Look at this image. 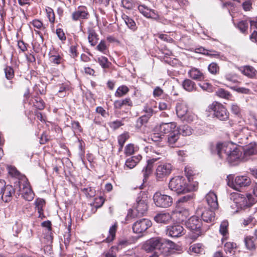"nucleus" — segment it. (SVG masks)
<instances>
[{
    "label": "nucleus",
    "mask_w": 257,
    "mask_h": 257,
    "mask_svg": "<svg viewBox=\"0 0 257 257\" xmlns=\"http://www.w3.org/2000/svg\"><path fill=\"white\" fill-rule=\"evenodd\" d=\"M231 199L233 200L237 208L236 212L248 208L255 202V199L250 194L233 193L231 194Z\"/></svg>",
    "instance_id": "obj_4"
},
{
    "label": "nucleus",
    "mask_w": 257,
    "mask_h": 257,
    "mask_svg": "<svg viewBox=\"0 0 257 257\" xmlns=\"http://www.w3.org/2000/svg\"><path fill=\"white\" fill-rule=\"evenodd\" d=\"M31 23L35 28H36L38 30L45 29L42 22L39 20H34L32 22H31Z\"/></svg>",
    "instance_id": "obj_58"
},
{
    "label": "nucleus",
    "mask_w": 257,
    "mask_h": 257,
    "mask_svg": "<svg viewBox=\"0 0 257 257\" xmlns=\"http://www.w3.org/2000/svg\"><path fill=\"white\" fill-rule=\"evenodd\" d=\"M241 72L249 78H255L257 75V71L252 67L245 66L240 68Z\"/></svg>",
    "instance_id": "obj_24"
},
{
    "label": "nucleus",
    "mask_w": 257,
    "mask_h": 257,
    "mask_svg": "<svg viewBox=\"0 0 257 257\" xmlns=\"http://www.w3.org/2000/svg\"><path fill=\"white\" fill-rule=\"evenodd\" d=\"M148 209L147 202V197H138L136 200L135 210L137 212V216H141L145 215Z\"/></svg>",
    "instance_id": "obj_14"
},
{
    "label": "nucleus",
    "mask_w": 257,
    "mask_h": 257,
    "mask_svg": "<svg viewBox=\"0 0 257 257\" xmlns=\"http://www.w3.org/2000/svg\"><path fill=\"white\" fill-rule=\"evenodd\" d=\"M214 212L210 209H204L201 213V217L203 220L206 222H211L214 219Z\"/></svg>",
    "instance_id": "obj_30"
},
{
    "label": "nucleus",
    "mask_w": 257,
    "mask_h": 257,
    "mask_svg": "<svg viewBox=\"0 0 257 257\" xmlns=\"http://www.w3.org/2000/svg\"><path fill=\"white\" fill-rule=\"evenodd\" d=\"M236 244L232 242H227L225 243L224 249L226 253H229L230 255L233 254L236 248Z\"/></svg>",
    "instance_id": "obj_38"
},
{
    "label": "nucleus",
    "mask_w": 257,
    "mask_h": 257,
    "mask_svg": "<svg viewBox=\"0 0 257 257\" xmlns=\"http://www.w3.org/2000/svg\"><path fill=\"white\" fill-rule=\"evenodd\" d=\"M130 136L128 133H124L118 137V143L119 146L123 147L125 142L129 138Z\"/></svg>",
    "instance_id": "obj_51"
},
{
    "label": "nucleus",
    "mask_w": 257,
    "mask_h": 257,
    "mask_svg": "<svg viewBox=\"0 0 257 257\" xmlns=\"http://www.w3.org/2000/svg\"><path fill=\"white\" fill-rule=\"evenodd\" d=\"M179 136L178 128L168 135V143L170 147H174L176 146L175 143L179 139Z\"/></svg>",
    "instance_id": "obj_28"
},
{
    "label": "nucleus",
    "mask_w": 257,
    "mask_h": 257,
    "mask_svg": "<svg viewBox=\"0 0 257 257\" xmlns=\"http://www.w3.org/2000/svg\"><path fill=\"white\" fill-rule=\"evenodd\" d=\"M15 187L19 195H22L25 200L30 201L33 199L34 193L26 177H23L22 181H16Z\"/></svg>",
    "instance_id": "obj_6"
},
{
    "label": "nucleus",
    "mask_w": 257,
    "mask_h": 257,
    "mask_svg": "<svg viewBox=\"0 0 257 257\" xmlns=\"http://www.w3.org/2000/svg\"><path fill=\"white\" fill-rule=\"evenodd\" d=\"M183 88L188 92H192L196 89V84L192 80L189 79H185L183 83Z\"/></svg>",
    "instance_id": "obj_33"
},
{
    "label": "nucleus",
    "mask_w": 257,
    "mask_h": 257,
    "mask_svg": "<svg viewBox=\"0 0 257 257\" xmlns=\"http://www.w3.org/2000/svg\"><path fill=\"white\" fill-rule=\"evenodd\" d=\"M49 56L50 61L54 64L58 65L63 61L62 57L55 50L50 51Z\"/></svg>",
    "instance_id": "obj_29"
},
{
    "label": "nucleus",
    "mask_w": 257,
    "mask_h": 257,
    "mask_svg": "<svg viewBox=\"0 0 257 257\" xmlns=\"http://www.w3.org/2000/svg\"><path fill=\"white\" fill-rule=\"evenodd\" d=\"M121 5L126 9L132 10L135 7V3L133 0H121Z\"/></svg>",
    "instance_id": "obj_49"
},
{
    "label": "nucleus",
    "mask_w": 257,
    "mask_h": 257,
    "mask_svg": "<svg viewBox=\"0 0 257 257\" xmlns=\"http://www.w3.org/2000/svg\"><path fill=\"white\" fill-rule=\"evenodd\" d=\"M97 62L103 69L108 68L111 65V63L109 62L108 59L102 56L98 57Z\"/></svg>",
    "instance_id": "obj_42"
},
{
    "label": "nucleus",
    "mask_w": 257,
    "mask_h": 257,
    "mask_svg": "<svg viewBox=\"0 0 257 257\" xmlns=\"http://www.w3.org/2000/svg\"><path fill=\"white\" fill-rule=\"evenodd\" d=\"M172 165L169 163H162L159 165L156 170V177L158 181H163L171 173Z\"/></svg>",
    "instance_id": "obj_10"
},
{
    "label": "nucleus",
    "mask_w": 257,
    "mask_h": 257,
    "mask_svg": "<svg viewBox=\"0 0 257 257\" xmlns=\"http://www.w3.org/2000/svg\"><path fill=\"white\" fill-rule=\"evenodd\" d=\"M45 204L43 199L37 198L35 201V208L38 212L43 211V208Z\"/></svg>",
    "instance_id": "obj_47"
},
{
    "label": "nucleus",
    "mask_w": 257,
    "mask_h": 257,
    "mask_svg": "<svg viewBox=\"0 0 257 257\" xmlns=\"http://www.w3.org/2000/svg\"><path fill=\"white\" fill-rule=\"evenodd\" d=\"M209 72L212 74H216L218 73L219 67L216 63H211L208 65Z\"/></svg>",
    "instance_id": "obj_53"
},
{
    "label": "nucleus",
    "mask_w": 257,
    "mask_h": 257,
    "mask_svg": "<svg viewBox=\"0 0 257 257\" xmlns=\"http://www.w3.org/2000/svg\"><path fill=\"white\" fill-rule=\"evenodd\" d=\"M160 158V157H158L156 158H153L147 161V165L144 167L142 171L143 176L144 177V182L147 180L149 176L151 174L152 170L153 163Z\"/></svg>",
    "instance_id": "obj_22"
},
{
    "label": "nucleus",
    "mask_w": 257,
    "mask_h": 257,
    "mask_svg": "<svg viewBox=\"0 0 257 257\" xmlns=\"http://www.w3.org/2000/svg\"><path fill=\"white\" fill-rule=\"evenodd\" d=\"M209 111H212L215 117L220 120H226L229 117V112L225 107L217 102H214L208 106Z\"/></svg>",
    "instance_id": "obj_8"
},
{
    "label": "nucleus",
    "mask_w": 257,
    "mask_h": 257,
    "mask_svg": "<svg viewBox=\"0 0 257 257\" xmlns=\"http://www.w3.org/2000/svg\"><path fill=\"white\" fill-rule=\"evenodd\" d=\"M244 241L246 247L249 250L254 249L257 244L256 237L248 236L244 238Z\"/></svg>",
    "instance_id": "obj_32"
},
{
    "label": "nucleus",
    "mask_w": 257,
    "mask_h": 257,
    "mask_svg": "<svg viewBox=\"0 0 257 257\" xmlns=\"http://www.w3.org/2000/svg\"><path fill=\"white\" fill-rule=\"evenodd\" d=\"M174 243L169 240L160 237H153L147 240L143 245V248L147 252L155 251L149 257H159L166 249L172 248Z\"/></svg>",
    "instance_id": "obj_2"
},
{
    "label": "nucleus",
    "mask_w": 257,
    "mask_h": 257,
    "mask_svg": "<svg viewBox=\"0 0 257 257\" xmlns=\"http://www.w3.org/2000/svg\"><path fill=\"white\" fill-rule=\"evenodd\" d=\"M89 13L87 9L84 6H79L77 10L72 14V19L74 21L88 19Z\"/></svg>",
    "instance_id": "obj_17"
},
{
    "label": "nucleus",
    "mask_w": 257,
    "mask_h": 257,
    "mask_svg": "<svg viewBox=\"0 0 257 257\" xmlns=\"http://www.w3.org/2000/svg\"><path fill=\"white\" fill-rule=\"evenodd\" d=\"M228 87H229L231 89L240 93L242 94H249L250 93V90L248 88L244 87H237L236 86H229L227 85Z\"/></svg>",
    "instance_id": "obj_52"
},
{
    "label": "nucleus",
    "mask_w": 257,
    "mask_h": 257,
    "mask_svg": "<svg viewBox=\"0 0 257 257\" xmlns=\"http://www.w3.org/2000/svg\"><path fill=\"white\" fill-rule=\"evenodd\" d=\"M133 103L130 98L123 100H116L114 102V106L116 109H120L123 106H132Z\"/></svg>",
    "instance_id": "obj_34"
},
{
    "label": "nucleus",
    "mask_w": 257,
    "mask_h": 257,
    "mask_svg": "<svg viewBox=\"0 0 257 257\" xmlns=\"http://www.w3.org/2000/svg\"><path fill=\"white\" fill-rule=\"evenodd\" d=\"M172 216L169 213H161L154 217V220L158 223L167 224L172 220Z\"/></svg>",
    "instance_id": "obj_23"
},
{
    "label": "nucleus",
    "mask_w": 257,
    "mask_h": 257,
    "mask_svg": "<svg viewBox=\"0 0 257 257\" xmlns=\"http://www.w3.org/2000/svg\"><path fill=\"white\" fill-rule=\"evenodd\" d=\"M153 201L156 206L160 208H167L173 203V198L170 196L163 194L160 192H156L153 196Z\"/></svg>",
    "instance_id": "obj_9"
},
{
    "label": "nucleus",
    "mask_w": 257,
    "mask_h": 257,
    "mask_svg": "<svg viewBox=\"0 0 257 257\" xmlns=\"http://www.w3.org/2000/svg\"><path fill=\"white\" fill-rule=\"evenodd\" d=\"M149 118L150 117L145 114L140 117L137 120L136 127L140 129L143 125L147 123Z\"/></svg>",
    "instance_id": "obj_44"
},
{
    "label": "nucleus",
    "mask_w": 257,
    "mask_h": 257,
    "mask_svg": "<svg viewBox=\"0 0 257 257\" xmlns=\"http://www.w3.org/2000/svg\"><path fill=\"white\" fill-rule=\"evenodd\" d=\"M243 161L248 160L251 156L257 155V144L250 143L243 148Z\"/></svg>",
    "instance_id": "obj_16"
},
{
    "label": "nucleus",
    "mask_w": 257,
    "mask_h": 257,
    "mask_svg": "<svg viewBox=\"0 0 257 257\" xmlns=\"http://www.w3.org/2000/svg\"><path fill=\"white\" fill-rule=\"evenodd\" d=\"M56 33L60 40L62 41L66 40V36L62 29L60 28L57 29Z\"/></svg>",
    "instance_id": "obj_64"
},
{
    "label": "nucleus",
    "mask_w": 257,
    "mask_h": 257,
    "mask_svg": "<svg viewBox=\"0 0 257 257\" xmlns=\"http://www.w3.org/2000/svg\"><path fill=\"white\" fill-rule=\"evenodd\" d=\"M227 178L228 186L236 190L248 186L251 183L250 178L246 176H238L234 179L231 175L227 176Z\"/></svg>",
    "instance_id": "obj_7"
},
{
    "label": "nucleus",
    "mask_w": 257,
    "mask_h": 257,
    "mask_svg": "<svg viewBox=\"0 0 257 257\" xmlns=\"http://www.w3.org/2000/svg\"><path fill=\"white\" fill-rule=\"evenodd\" d=\"M179 135L182 134L183 136H187L192 134L193 130L188 125H183L180 126L178 130Z\"/></svg>",
    "instance_id": "obj_40"
},
{
    "label": "nucleus",
    "mask_w": 257,
    "mask_h": 257,
    "mask_svg": "<svg viewBox=\"0 0 257 257\" xmlns=\"http://www.w3.org/2000/svg\"><path fill=\"white\" fill-rule=\"evenodd\" d=\"M45 10L47 18H48L49 22L52 24L54 23L55 22V18L53 10L50 7H47L46 8Z\"/></svg>",
    "instance_id": "obj_48"
},
{
    "label": "nucleus",
    "mask_w": 257,
    "mask_h": 257,
    "mask_svg": "<svg viewBox=\"0 0 257 257\" xmlns=\"http://www.w3.org/2000/svg\"><path fill=\"white\" fill-rule=\"evenodd\" d=\"M138 10L145 17L155 20L159 19L160 16L158 12L155 10L150 9L144 4L138 6Z\"/></svg>",
    "instance_id": "obj_12"
},
{
    "label": "nucleus",
    "mask_w": 257,
    "mask_h": 257,
    "mask_svg": "<svg viewBox=\"0 0 257 257\" xmlns=\"http://www.w3.org/2000/svg\"><path fill=\"white\" fill-rule=\"evenodd\" d=\"M228 223L226 220L223 221L220 224L219 232L220 234L223 236V237H225L228 233Z\"/></svg>",
    "instance_id": "obj_46"
},
{
    "label": "nucleus",
    "mask_w": 257,
    "mask_h": 257,
    "mask_svg": "<svg viewBox=\"0 0 257 257\" xmlns=\"http://www.w3.org/2000/svg\"><path fill=\"white\" fill-rule=\"evenodd\" d=\"M187 182L184 177L175 176L170 181L169 187L178 194H185L197 190L198 189L197 183L190 182L188 183Z\"/></svg>",
    "instance_id": "obj_3"
},
{
    "label": "nucleus",
    "mask_w": 257,
    "mask_h": 257,
    "mask_svg": "<svg viewBox=\"0 0 257 257\" xmlns=\"http://www.w3.org/2000/svg\"><path fill=\"white\" fill-rule=\"evenodd\" d=\"M156 105L157 103L156 102H153L151 106H149L148 104L146 105L144 108V111L146 113L145 115L150 118L153 114L155 112L152 107L154 106L155 107H156Z\"/></svg>",
    "instance_id": "obj_43"
},
{
    "label": "nucleus",
    "mask_w": 257,
    "mask_h": 257,
    "mask_svg": "<svg viewBox=\"0 0 257 257\" xmlns=\"http://www.w3.org/2000/svg\"><path fill=\"white\" fill-rule=\"evenodd\" d=\"M71 126L74 132H81L82 131V128L80 123L77 121H72Z\"/></svg>",
    "instance_id": "obj_61"
},
{
    "label": "nucleus",
    "mask_w": 257,
    "mask_h": 257,
    "mask_svg": "<svg viewBox=\"0 0 257 257\" xmlns=\"http://www.w3.org/2000/svg\"><path fill=\"white\" fill-rule=\"evenodd\" d=\"M8 172L12 176L18 179V181H22L23 177H26L25 176L22 175L15 167L11 166L7 167Z\"/></svg>",
    "instance_id": "obj_35"
},
{
    "label": "nucleus",
    "mask_w": 257,
    "mask_h": 257,
    "mask_svg": "<svg viewBox=\"0 0 257 257\" xmlns=\"http://www.w3.org/2000/svg\"><path fill=\"white\" fill-rule=\"evenodd\" d=\"M97 49L103 53L106 54L107 52V47L105 44V42L104 41L101 40L99 44L97 46Z\"/></svg>",
    "instance_id": "obj_59"
},
{
    "label": "nucleus",
    "mask_w": 257,
    "mask_h": 257,
    "mask_svg": "<svg viewBox=\"0 0 257 257\" xmlns=\"http://www.w3.org/2000/svg\"><path fill=\"white\" fill-rule=\"evenodd\" d=\"M216 93L217 96L223 98L228 99L231 96L228 91L222 88L219 89Z\"/></svg>",
    "instance_id": "obj_50"
},
{
    "label": "nucleus",
    "mask_w": 257,
    "mask_h": 257,
    "mask_svg": "<svg viewBox=\"0 0 257 257\" xmlns=\"http://www.w3.org/2000/svg\"><path fill=\"white\" fill-rule=\"evenodd\" d=\"M239 123L240 124L236 125L235 127V136L238 138L239 140H241L239 143L242 144L244 140L247 139V135H245V134L247 133L248 130L244 126V123L243 121H239Z\"/></svg>",
    "instance_id": "obj_18"
},
{
    "label": "nucleus",
    "mask_w": 257,
    "mask_h": 257,
    "mask_svg": "<svg viewBox=\"0 0 257 257\" xmlns=\"http://www.w3.org/2000/svg\"><path fill=\"white\" fill-rule=\"evenodd\" d=\"M224 77L225 80L228 82V84H226V86L228 85L229 86H230V84H239L240 83V81L239 80V78L238 76L235 73H227L225 75Z\"/></svg>",
    "instance_id": "obj_31"
},
{
    "label": "nucleus",
    "mask_w": 257,
    "mask_h": 257,
    "mask_svg": "<svg viewBox=\"0 0 257 257\" xmlns=\"http://www.w3.org/2000/svg\"><path fill=\"white\" fill-rule=\"evenodd\" d=\"M142 158V157L140 155L128 158L125 161L124 168L126 167L130 169L134 168L141 160Z\"/></svg>",
    "instance_id": "obj_26"
},
{
    "label": "nucleus",
    "mask_w": 257,
    "mask_h": 257,
    "mask_svg": "<svg viewBox=\"0 0 257 257\" xmlns=\"http://www.w3.org/2000/svg\"><path fill=\"white\" fill-rule=\"evenodd\" d=\"M215 152L219 157L225 159L233 165L243 161V147L231 142L218 143L215 147Z\"/></svg>",
    "instance_id": "obj_1"
},
{
    "label": "nucleus",
    "mask_w": 257,
    "mask_h": 257,
    "mask_svg": "<svg viewBox=\"0 0 257 257\" xmlns=\"http://www.w3.org/2000/svg\"><path fill=\"white\" fill-rule=\"evenodd\" d=\"M139 150V147L133 144L127 145L124 149V153L126 156H131Z\"/></svg>",
    "instance_id": "obj_39"
},
{
    "label": "nucleus",
    "mask_w": 257,
    "mask_h": 257,
    "mask_svg": "<svg viewBox=\"0 0 257 257\" xmlns=\"http://www.w3.org/2000/svg\"><path fill=\"white\" fill-rule=\"evenodd\" d=\"M188 75L192 79L201 81L205 79V75L202 70L195 67H191L188 72Z\"/></svg>",
    "instance_id": "obj_20"
},
{
    "label": "nucleus",
    "mask_w": 257,
    "mask_h": 257,
    "mask_svg": "<svg viewBox=\"0 0 257 257\" xmlns=\"http://www.w3.org/2000/svg\"><path fill=\"white\" fill-rule=\"evenodd\" d=\"M34 106L38 109H43L45 107V103L44 101L40 98H37L33 102Z\"/></svg>",
    "instance_id": "obj_54"
},
{
    "label": "nucleus",
    "mask_w": 257,
    "mask_h": 257,
    "mask_svg": "<svg viewBox=\"0 0 257 257\" xmlns=\"http://www.w3.org/2000/svg\"><path fill=\"white\" fill-rule=\"evenodd\" d=\"M185 233V230L182 225L179 224L168 226L167 227V234L172 237H180L184 235Z\"/></svg>",
    "instance_id": "obj_13"
},
{
    "label": "nucleus",
    "mask_w": 257,
    "mask_h": 257,
    "mask_svg": "<svg viewBox=\"0 0 257 257\" xmlns=\"http://www.w3.org/2000/svg\"><path fill=\"white\" fill-rule=\"evenodd\" d=\"M237 27L241 32H244L248 28V23L246 21H240L237 24Z\"/></svg>",
    "instance_id": "obj_57"
},
{
    "label": "nucleus",
    "mask_w": 257,
    "mask_h": 257,
    "mask_svg": "<svg viewBox=\"0 0 257 257\" xmlns=\"http://www.w3.org/2000/svg\"><path fill=\"white\" fill-rule=\"evenodd\" d=\"M2 194H0V197L2 200L5 202H8L12 199V195L14 194L15 191L17 190L12 185H5V187L3 189Z\"/></svg>",
    "instance_id": "obj_19"
},
{
    "label": "nucleus",
    "mask_w": 257,
    "mask_h": 257,
    "mask_svg": "<svg viewBox=\"0 0 257 257\" xmlns=\"http://www.w3.org/2000/svg\"><path fill=\"white\" fill-rule=\"evenodd\" d=\"M6 77L8 79H11L14 75L13 69L11 67H7L5 69Z\"/></svg>",
    "instance_id": "obj_60"
},
{
    "label": "nucleus",
    "mask_w": 257,
    "mask_h": 257,
    "mask_svg": "<svg viewBox=\"0 0 257 257\" xmlns=\"http://www.w3.org/2000/svg\"><path fill=\"white\" fill-rule=\"evenodd\" d=\"M87 33L89 43L91 46H95L98 41V36L95 30L91 27H89L88 28Z\"/></svg>",
    "instance_id": "obj_25"
},
{
    "label": "nucleus",
    "mask_w": 257,
    "mask_h": 257,
    "mask_svg": "<svg viewBox=\"0 0 257 257\" xmlns=\"http://www.w3.org/2000/svg\"><path fill=\"white\" fill-rule=\"evenodd\" d=\"M191 252L199 253L203 251V246L201 243H196L191 245L189 248Z\"/></svg>",
    "instance_id": "obj_45"
},
{
    "label": "nucleus",
    "mask_w": 257,
    "mask_h": 257,
    "mask_svg": "<svg viewBox=\"0 0 257 257\" xmlns=\"http://www.w3.org/2000/svg\"><path fill=\"white\" fill-rule=\"evenodd\" d=\"M205 200L208 205L213 209L218 208L217 197L214 192L209 191L205 196Z\"/></svg>",
    "instance_id": "obj_21"
},
{
    "label": "nucleus",
    "mask_w": 257,
    "mask_h": 257,
    "mask_svg": "<svg viewBox=\"0 0 257 257\" xmlns=\"http://www.w3.org/2000/svg\"><path fill=\"white\" fill-rule=\"evenodd\" d=\"M117 229V224L114 223L113 225H112L109 229V234L107 236L104 241H105L106 242H110L112 241L115 237V233Z\"/></svg>",
    "instance_id": "obj_37"
},
{
    "label": "nucleus",
    "mask_w": 257,
    "mask_h": 257,
    "mask_svg": "<svg viewBox=\"0 0 257 257\" xmlns=\"http://www.w3.org/2000/svg\"><path fill=\"white\" fill-rule=\"evenodd\" d=\"M185 174L188 178V182H190V179L194 175V171L190 167H186L184 169Z\"/></svg>",
    "instance_id": "obj_63"
},
{
    "label": "nucleus",
    "mask_w": 257,
    "mask_h": 257,
    "mask_svg": "<svg viewBox=\"0 0 257 257\" xmlns=\"http://www.w3.org/2000/svg\"><path fill=\"white\" fill-rule=\"evenodd\" d=\"M123 124H124V123H123L122 120H116L111 122L110 123V126L111 128H112L114 130H116V129L118 128V127H119L120 126L123 125Z\"/></svg>",
    "instance_id": "obj_62"
},
{
    "label": "nucleus",
    "mask_w": 257,
    "mask_h": 257,
    "mask_svg": "<svg viewBox=\"0 0 257 257\" xmlns=\"http://www.w3.org/2000/svg\"><path fill=\"white\" fill-rule=\"evenodd\" d=\"M129 91V88L125 85H121L118 87L115 92V96L117 97H121L125 95Z\"/></svg>",
    "instance_id": "obj_41"
},
{
    "label": "nucleus",
    "mask_w": 257,
    "mask_h": 257,
    "mask_svg": "<svg viewBox=\"0 0 257 257\" xmlns=\"http://www.w3.org/2000/svg\"><path fill=\"white\" fill-rule=\"evenodd\" d=\"M176 113L180 118H184L187 114L188 108L184 103H178L176 107Z\"/></svg>",
    "instance_id": "obj_27"
},
{
    "label": "nucleus",
    "mask_w": 257,
    "mask_h": 257,
    "mask_svg": "<svg viewBox=\"0 0 257 257\" xmlns=\"http://www.w3.org/2000/svg\"><path fill=\"white\" fill-rule=\"evenodd\" d=\"M71 241L70 226L68 228V232L64 235V242L66 246L69 245Z\"/></svg>",
    "instance_id": "obj_56"
},
{
    "label": "nucleus",
    "mask_w": 257,
    "mask_h": 257,
    "mask_svg": "<svg viewBox=\"0 0 257 257\" xmlns=\"http://www.w3.org/2000/svg\"><path fill=\"white\" fill-rule=\"evenodd\" d=\"M83 192L87 197H92L95 195V190L92 187H87L83 189Z\"/></svg>",
    "instance_id": "obj_55"
},
{
    "label": "nucleus",
    "mask_w": 257,
    "mask_h": 257,
    "mask_svg": "<svg viewBox=\"0 0 257 257\" xmlns=\"http://www.w3.org/2000/svg\"><path fill=\"white\" fill-rule=\"evenodd\" d=\"M122 19L123 20L127 27L135 31L137 30V26L135 21L128 16L125 14L122 15Z\"/></svg>",
    "instance_id": "obj_36"
},
{
    "label": "nucleus",
    "mask_w": 257,
    "mask_h": 257,
    "mask_svg": "<svg viewBox=\"0 0 257 257\" xmlns=\"http://www.w3.org/2000/svg\"><path fill=\"white\" fill-rule=\"evenodd\" d=\"M177 129L176 124L175 122L162 123L155 128L156 132H159L163 136L165 134H170Z\"/></svg>",
    "instance_id": "obj_15"
},
{
    "label": "nucleus",
    "mask_w": 257,
    "mask_h": 257,
    "mask_svg": "<svg viewBox=\"0 0 257 257\" xmlns=\"http://www.w3.org/2000/svg\"><path fill=\"white\" fill-rule=\"evenodd\" d=\"M152 222L147 218L139 219L133 225V230L134 233L142 234L152 226Z\"/></svg>",
    "instance_id": "obj_11"
},
{
    "label": "nucleus",
    "mask_w": 257,
    "mask_h": 257,
    "mask_svg": "<svg viewBox=\"0 0 257 257\" xmlns=\"http://www.w3.org/2000/svg\"><path fill=\"white\" fill-rule=\"evenodd\" d=\"M187 227L192 231V238L196 239L203 234L208 229L207 227H202V222L198 217L193 216L186 222Z\"/></svg>",
    "instance_id": "obj_5"
}]
</instances>
